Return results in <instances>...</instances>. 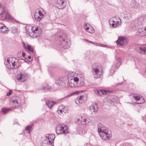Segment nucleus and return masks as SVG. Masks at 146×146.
Wrapping results in <instances>:
<instances>
[{
  "mask_svg": "<svg viewBox=\"0 0 146 146\" xmlns=\"http://www.w3.org/2000/svg\"><path fill=\"white\" fill-rule=\"evenodd\" d=\"M98 131L101 137L103 140L109 139L112 136L111 131L102 124L98 125Z\"/></svg>",
  "mask_w": 146,
  "mask_h": 146,
  "instance_id": "obj_1",
  "label": "nucleus"
},
{
  "mask_svg": "<svg viewBox=\"0 0 146 146\" xmlns=\"http://www.w3.org/2000/svg\"><path fill=\"white\" fill-rule=\"evenodd\" d=\"M56 133L58 134H68L69 133L68 127L64 124H58L56 128Z\"/></svg>",
  "mask_w": 146,
  "mask_h": 146,
  "instance_id": "obj_2",
  "label": "nucleus"
},
{
  "mask_svg": "<svg viewBox=\"0 0 146 146\" xmlns=\"http://www.w3.org/2000/svg\"><path fill=\"white\" fill-rule=\"evenodd\" d=\"M100 67L99 64L97 63H94L92 66V72L96 78H99L101 76V72L99 70Z\"/></svg>",
  "mask_w": 146,
  "mask_h": 146,
  "instance_id": "obj_3",
  "label": "nucleus"
},
{
  "mask_svg": "<svg viewBox=\"0 0 146 146\" xmlns=\"http://www.w3.org/2000/svg\"><path fill=\"white\" fill-rule=\"evenodd\" d=\"M128 39L125 37L119 36L118 37V40L116 41V42L117 45L118 46H124L128 44Z\"/></svg>",
  "mask_w": 146,
  "mask_h": 146,
  "instance_id": "obj_4",
  "label": "nucleus"
},
{
  "mask_svg": "<svg viewBox=\"0 0 146 146\" xmlns=\"http://www.w3.org/2000/svg\"><path fill=\"white\" fill-rule=\"evenodd\" d=\"M65 0H56L55 6L59 9H62L66 6Z\"/></svg>",
  "mask_w": 146,
  "mask_h": 146,
  "instance_id": "obj_5",
  "label": "nucleus"
},
{
  "mask_svg": "<svg viewBox=\"0 0 146 146\" xmlns=\"http://www.w3.org/2000/svg\"><path fill=\"white\" fill-rule=\"evenodd\" d=\"M27 75L24 72H20L17 76V79L19 82H24L26 79Z\"/></svg>",
  "mask_w": 146,
  "mask_h": 146,
  "instance_id": "obj_6",
  "label": "nucleus"
},
{
  "mask_svg": "<svg viewBox=\"0 0 146 146\" xmlns=\"http://www.w3.org/2000/svg\"><path fill=\"white\" fill-rule=\"evenodd\" d=\"M46 137L47 138V140L48 141L49 144H52L53 146L54 140L55 138V135L54 134H49L48 135L46 136Z\"/></svg>",
  "mask_w": 146,
  "mask_h": 146,
  "instance_id": "obj_7",
  "label": "nucleus"
},
{
  "mask_svg": "<svg viewBox=\"0 0 146 146\" xmlns=\"http://www.w3.org/2000/svg\"><path fill=\"white\" fill-rule=\"evenodd\" d=\"M112 92V91H108L105 90H97L95 91V93H96L97 95L98 96H101L102 95L107 94L108 93Z\"/></svg>",
  "mask_w": 146,
  "mask_h": 146,
  "instance_id": "obj_8",
  "label": "nucleus"
},
{
  "mask_svg": "<svg viewBox=\"0 0 146 146\" xmlns=\"http://www.w3.org/2000/svg\"><path fill=\"white\" fill-rule=\"evenodd\" d=\"M133 97L134 99L137 101L138 104H141L145 102L144 99H143L142 96L139 95L135 94L134 95Z\"/></svg>",
  "mask_w": 146,
  "mask_h": 146,
  "instance_id": "obj_9",
  "label": "nucleus"
},
{
  "mask_svg": "<svg viewBox=\"0 0 146 146\" xmlns=\"http://www.w3.org/2000/svg\"><path fill=\"white\" fill-rule=\"evenodd\" d=\"M43 11V9L41 8L37 9L35 13L34 17H36V18L38 17L39 19V17L38 16V15H40V17L42 16H44V15L42 13V11Z\"/></svg>",
  "mask_w": 146,
  "mask_h": 146,
  "instance_id": "obj_10",
  "label": "nucleus"
},
{
  "mask_svg": "<svg viewBox=\"0 0 146 146\" xmlns=\"http://www.w3.org/2000/svg\"><path fill=\"white\" fill-rule=\"evenodd\" d=\"M81 121H80L79 122H78V123H80V124L82 123L83 125H86L89 122L88 119L84 116H81Z\"/></svg>",
  "mask_w": 146,
  "mask_h": 146,
  "instance_id": "obj_11",
  "label": "nucleus"
},
{
  "mask_svg": "<svg viewBox=\"0 0 146 146\" xmlns=\"http://www.w3.org/2000/svg\"><path fill=\"white\" fill-rule=\"evenodd\" d=\"M8 28L5 25L2 23H0V31L2 33H7Z\"/></svg>",
  "mask_w": 146,
  "mask_h": 146,
  "instance_id": "obj_12",
  "label": "nucleus"
},
{
  "mask_svg": "<svg viewBox=\"0 0 146 146\" xmlns=\"http://www.w3.org/2000/svg\"><path fill=\"white\" fill-rule=\"evenodd\" d=\"M73 77H69L68 78V84L71 87H76V84L74 82L72 78Z\"/></svg>",
  "mask_w": 146,
  "mask_h": 146,
  "instance_id": "obj_13",
  "label": "nucleus"
},
{
  "mask_svg": "<svg viewBox=\"0 0 146 146\" xmlns=\"http://www.w3.org/2000/svg\"><path fill=\"white\" fill-rule=\"evenodd\" d=\"M90 110H93L94 112L98 111V106L96 103H94L90 107Z\"/></svg>",
  "mask_w": 146,
  "mask_h": 146,
  "instance_id": "obj_14",
  "label": "nucleus"
},
{
  "mask_svg": "<svg viewBox=\"0 0 146 146\" xmlns=\"http://www.w3.org/2000/svg\"><path fill=\"white\" fill-rule=\"evenodd\" d=\"M46 104L48 108L51 109L53 106L54 104H56L57 103L56 102L48 100L46 101Z\"/></svg>",
  "mask_w": 146,
  "mask_h": 146,
  "instance_id": "obj_15",
  "label": "nucleus"
},
{
  "mask_svg": "<svg viewBox=\"0 0 146 146\" xmlns=\"http://www.w3.org/2000/svg\"><path fill=\"white\" fill-rule=\"evenodd\" d=\"M137 50L139 53L142 54L146 53V48L145 47H139L137 48Z\"/></svg>",
  "mask_w": 146,
  "mask_h": 146,
  "instance_id": "obj_16",
  "label": "nucleus"
},
{
  "mask_svg": "<svg viewBox=\"0 0 146 146\" xmlns=\"http://www.w3.org/2000/svg\"><path fill=\"white\" fill-rule=\"evenodd\" d=\"M84 96H79L78 98V99L76 100L75 103L77 104H79L84 102L85 101L84 100Z\"/></svg>",
  "mask_w": 146,
  "mask_h": 146,
  "instance_id": "obj_17",
  "label": "nucleus"
},
{
  "mask_svg": "<svg viewBox=\"0 0 146 146\" xmlns=\"http://www.w3.org/2000/svg\"><path fill=\"white\" fill-rule=\"evenodd\" d=\"M121 65V63L120 62V60H119L117 61V64L115 66H113L111 68V72H114L115 70L114 69V68H115L116 69H118L119 67Z\"/></svg>",
  "mask_w": 146,
  "mask_h": 146,
  "instance_id": "obj_18",
  "label": "nucleus"
},
{
  "mask_svg": "<svg viewBox=\"0 0 146 146\" xmlns=\"http://www.w3.org/2000/svg\"><path fill=\"white\" fill-rule=\"evenodd\" d=\"M13 61L12 58H8L7 60V64L6 65V66L9 69H11L12 67L11 65V64Z\"/></svg>",
  "mask_w": 146,
  "mask_h": 146,
  "instance_id": "obj_19",
  "label": "nucleus"
},
{
  "mask_svg": "<svg viewBox=\"0 0 146 146\" xmlns=\"http://www.w3.org/2000/svg\"><path fill=\"white\" fill-rule=\"evenodd\" d=\"M23 46L24 48L27 50H28L29 51L31 52H33V48H32L31 46L28 44H26L24 42H23Z\"/></svg>",
  "mask_w": 146,
  "mask_h": 146,
  "instance_id": "obj_20",
  "label": "nucleus"
},
{
  "mask_svg": "<svg viewBox=\"0 0 146 146\" xmlns=\"http://www.w3.org/2000/svg\"><path fill=\"white\" fill-rule=\"evenodd\" d=\"M33 126V124H32L31 125L27 126L25 128V130L27 133L30 134L31 133L30 132L32 130Z\"/></svg>",
  "mask_w": 146,
  "mask_h": 146,
  "instance_id": "obj_21",
  "label": "nucleus"
},
{
  "mask_svg": "<svg viewBox=\"0 0 146 146\" xmlns=\"http://www.w3.org/2000/svg\"><path fill=\"white\" fill-rule=\"evenodd\" d=\"M113 19H114L113 23L114 24V27H119L121 25V20L119 19V21H117L116 19L114 18H113Z\"/></svg>",
  "mask_w": 146,
  "mask_h": 146,
  "instance_id": "obj_22",
  "label": "nucleus"
},
{
  "mask_svg": "<svg viewBox=\"0 0 146 146\" xmlns=\"http://www.w3.org/2000/svg\"><path fill=\"white\" fill-rule=\"evenodd\" d=\"M139 32L140 33V35L143 36L146 35V26L144 28H142L141 29L139 30Z\"/></svg>",
  "mask_w": 146,
  "mask_h": 146,
  "instance_id": "obj_23",
  "label": "nucleus"
},
{
  "mask_svg": "<svg viewBox=\"0 0 146 146\" xmlns=\"http://www.w3.org/2000/svg\"><path fill=\"white\" fill-rule=\"evenodd\" d=\"M84 27L85 29V30L87 32L91 33H94V29L92 27H86L85 26H84Z\"/></svg>",
  "mask_w": 146,
  "mask_h": 146,
  "instance_id": "obj_24",
  "label": "nucleus"
},
{
  "mask_svg": "<svg viewBox=\"0 0 146 146\" xmlns=\"http://www.w3.org/2000/svg\"><path fill=\"white\" fill-rule=\"evenodd\" d=\"M62 44H64L63 47L64 48H68L70 47V42L65 40V42H62Z\"/></svg>",
  "mask_w": 146,
  "mask_h": 146,
  "instance_id": "obj_25",
  "label": "nucleus"
},
{
  "mask_svg": "<svg viewBox=\"0 0 146 146\" xmlns=\"http://www.w3.org/2000/svg\"><path fill=\"white\" fill-rule=\"evenodd\" d=\"M55 83L57 85L62 86L63 84V82L62 79L59 78L56 80Z\"/></svg>",
  "mask_w": 146,
  "mask_h": 146,
  "instance_id": "obj_26",
  "label": "nucleus"
},
{
  "mask_svg": "<svg viewBox=\"0 0 146 146\" xmlns=\"http://www.w3.org/2000/svg\"><path fill=\"white\" fill-rule=\"evenodd\" d=\"M11 64H12V66H11L12 68H18L19 66V64L16 62L14 60L13 62L12 61Z\"/></svg>",
  "mask_w": 146,
  "mask_h": 146,
  "instance_id": "obj_27",
  "label": "nucleus"
},
{
  "mask_svg": "<svg viewBox=\"0 0 146 146\" xmlns=\"http://www.w3.org/2000/svg\"><path fill=\"white\" fill-rule=\"evenodd\" d=\"M2 112L4 114H6L11 110V109L9 108H3L1 109Z\"/></svg>",
  "mask_w": 146,
  "mask_h": 146,
  "instance_id": "obj_28",
  "label": "nucleus"
},
{
  "mask_svg": "<svg viewBox=\"0 0 146 146\" xmlns=\"http://www.w3.org/2000/svg\"><path fill=\"white\" fill-rule=\"evenodd\" d=\"M84 84V82L83 81L80 80L76 84V86L78 87H82L83 86Z\"/></svg>",
  "mask_w": 146,
  "mask_h": 146,
  "instance_id": "obj_29",
  "label": "nucleus"
},
{
  "mask_svg": "<svg viewBox=\"0 0 146 146\" xmlns=\"http://www.w3.org/2000/svg\"><path fill=\"white\" fill-rule=\"evenodd\" d=\"M43 89H42L44 91H46L49 90H50L51 88L52 87L50 86H43L42 87Z\"/></svg>",
  "mask_w": 146,
  "mask_h": 146,
  "instance_id": "obj_30",
  "label": "nucleus"
},
{
  "mask_svg": "<svg viewBox=\"0 0 146 146\" xmlns=\"http://www.w3.org/2000/svg\"><path fill=\"white\" fill-rule=\"evenodd\" d=\"M15 104H16V105H15V106H13V107H15V108H17L18 107V106H19L18 103V101L17 100H15L13 101V106H14Z\"/></svg>",
  "mask_w": 146,
  "mask_h": 146,
  "instance_id": "obj_31",
  "label": "nucleus"
},
{
  "mask_svg": "<svg viewBox=\"0 0 146 146\" xmlns=\"http://www.w3.org/2000/svg\"><path fill=\"white\" fill-rule=\"evenodd\" d=\"M137 3L135 0H133L131 2V6L132 8H136V5Z\"/></svg>",
  "mask_w": 146,
  "mask_h": 146,
  "instance_id": "obj_32",
  "label": "nucleus"
},
{
  "mask_svg": "<svg viewBox=\"0 0 146 146\" xmlns=\"http://www.w3.org/2000/svg\"><path fill=\"white\" fill-rule=\"evenodd\" d=\"M5 18L6 19H8L12 20L13 19L12 17L8 13H7L6 14Z\"/></svg>",
  "mask_w": 146,
  "mask_h": 146,
  "instance_id": "obj_33",
  "label": "nucleus"
},
{
  "mask_svg": "<svg viewBox=\"0 0 146 146\" xmlns=\"http://www.w3.org/2000/svg\"><path fill=\"white\" fill-rule=\"evenodd\" d=\"M11 30L12 33H17V29L15 27H12L11 28Z\"/></svg>",
  "mask_w": 146,
  "mask_h": 146,
  "instance_id": "obj_34",
  "label": "nucleus"
},
{
  "mask_svg": "<svg viewBox=\"0 0 146 146\" xmlns=\"http://www.w3.org/2000/svg\"><path fill=\"white\" fill-rule=\"evenodd\" d=\"M84 41H86V42H89L91 43H92V44H93L95 45L98 46V43L94 42H92L90 41H89L87 39H84Z\"/></svg>",
  "mask_w": 146,
  "mask_h": 146,
  "instance_id": "obj_35",
  "label": "nucleus"
},
{
  "mask_svg": "<svg viewBox=\"0 0 146 146\" xmlns=\"http://www.w3.org/2000/svg\"><path fill=\"white\" fill-rule=\"evenodd\" d=\"M81 116H79V117H77L74 118V120L75 121L77 122V123L78 124H80V123H78L80 121H81Z\"/></svg>",
  "mask_w": 146,
  "mask_h": 146,
  "instance_id": "obj_36",
  "label": "nucleus"
},
{
  "mask_svg": "<svg viewBox=\"0 0 146 146\" xmlns=\"http://www.w3.org/2000/svg\"><path fill=\"white\" fill-rule=\"evenodd\" d=\"M113 20L114 19L113 18L110 19L109 21V24L110 25H111L112 27H114V24L113 22L114 21Z\"/></svg>",
  "mask_w": 146,
  "mask_h": 146,
  "instance_id": "obj_37",
  "label": "nucleus"
},
{
  "mask_svg": "<svg viewBox=\"0 0 146 146\" xmlns=\"http://www.w3.org/2000/svg\"><path fill=\"white\" fill-rule=\"evenodd\" d=\"M48 143H49L48 141V140H47V138H46V139L42 142V145L44 146L43 144H46L47 145H51V146H52V144H49Z\"/></svg>",
  "mask_w": 146,
  "mask_h": 146,
  "instance_id": "obj_38",
  "label": "nucleus"
},
{
  "mask_svg": "<svg viewBox=\"0 0 146 146\" xmlns=\"http://www.w3.org/2000/svg\"><path fill=\"white\" fill-rule=\"evenodd\" d=\"M73 77L72 78L74 80V82L76 84L79 81H80L79 80V78L77 77L74 78L73 77Z\"/></svg>",
  "mask_w": 146,
  "mask_h": 146,
  "instance_id": "obj_39",
  "label": "nucleus"
},
{
  "mask_svg": "<svg viewBox=\"0 0 146 146\" xmlns=\"http://www.w3.org/2000/svg\"><path fill=\"white\" fill-rule=\"evenodd\" d=\"M40 15H38V16L39 17V18L40 17V18H39V19H38V17L36 18V17H35V19L37 21H40L42 19L44 16H42L41 17H40Z\"/></svg>",
  "mask_w": 146,
  "mask_h": 146,
  "instance_id": "obj_40",
  "label": "nucleus"
},
{
  "mask_svg": "<svg viewBox=\"0 0 146 146\" xmlns=\"http://www.w3.org/2000/svg\"><path fill=\"white\" fill-rule=\"evenodd\" d=\"M31 29H32V31L34 33H37L36 32H37L38 31V27L36 28L34 30H33V28L32 27Z\"/></svg>",
  "mask_w": 146,
  "mask_h": 146,
  "instance_id": "obj_41",
  "label": "nucleus"
},
{
  "mask_svg": "<svg viewBox=\"0 0 146 146\" xmlns=\"http://www.w3.org/2000/svg\"><path fill=\"white\" fill-rule=\"evenodd\" d=\"M58 113L59 114L61 115V114H63L64 113H65V112L63 110H60L58 111Z\"/></svg>",
  "mask_w": 146,
  "mask_h": 146,
  "instance_id": "obj_42",
  "label": "nucleus"
},
{
  "mask_svg": "<svg viewBox=\"0 0 146 146\" xmlns=\"http://www.w3.org/2000/svg\"><path fill=\"white\" fill-rule=\"evenodd\" d=\"M86 131L85 130H83L82 131H80L79 134L81 135H83L86 133Z\"/></svg>",
  "mask_w": 146,
  "mask_h": 146,
  "instance_id": "obj_43",
  "label": "nucleus"
},
{
  "mask_svg": "<svg viewBox=\"0 0 146 146\" xmlns=\"http://www.w3.org/2000/svg\"><path fill=\"white\" fill-rule=\"evenodd\" d=\"M98 46H101V47H107V46L106 45H104V44H99Z\"/></svg>",
  "mask_w": 146,
  "mask_h": 146,
  "instance_id": "obj_44",
  "label": "nucleus"
},
{
  "mask_svg": "<svg viewBox=\"0 0 146 146\" xmlns=\"http://www.w3.org/2000/svg\"><path fill=\"white\" fill-rule=\"evenodd\" d=\"M60 38L61 39V40H62V42H65V39L63 38V36L62 35H60L59 36Z\"/></svg>",
  "mask_w": 146,
  "mask_h": 146,
  "instance_id": "obj_45",
  "label": "nucleus"
},
{
  "mask_svg": "<svg viewBox=\"0 0 146 146\" xmlns=\"http://www.w3.org/2000/svg\"><path fill=\"white\" fill-rule=\"evenodd\" d=\"M78 93V92H74L72 93L70 95H71V96H72V95H74L75 94H77Z\"/></svg>",
  "mask_w": 146,
  "mask_h": 146,
  "instance_id": "obj_46",
  "label": "nucleus"
},
{
  "mask_svg": "<svg viewBox=\"0 0 146 146\" xmlns=\"http://www.w3.org/2000/svg\"><path fill=\"white\" fill-rule=\"evenodd\" d=\"M144 17H142L139 18V20L140 21H143L144 19Z\"/></svg>",
  "mask_w": 146,
  "mask_h": 146,
  "instance_id": "obj_47",
  "label": "nucleus"
},
{
  "mask_svg": "<svg viewBox=\"0 0 146 146\" xmlns=\"http://www.w3.org/2000/svg\"><path fill=\"white\" fill-rule=\"evenodd\" d=\"M11 94V92H7V96H9Z\"/></svg>",
  "mask_w": 146,
  "mask_h": 146,
  "instance_id": "obj_48",
  "label": "nucleus"
},
{
  "mask_svg": "<svg viewBox=\"0 0 146 146\" xmlns=\"http://www.w3.org/2000/svg\"><path fill=\"white\" fill-rule=\"evenodd\" d=\"M71 95H68L67 96H65L64 98V99H66V98H68L69 96H70Z\"/></svg>",
  "mask_w": 146,
  "mask_h": 146,
  "instance_id": "obj_49",
  "label": "nucleus"
},
{
  "mask_svg": "<svg viewBox=\"0 0 146 146\" xmlns=\"http://www.w3.org/2000/svg\"><path fill=\"white\" fill-rule=\"evenodd\" d=\"M26 54L24 52H23L22 54V56L23 57H25V56Z\"/></svg>",
  "mask_w": 146,
  "mask_h": 146,
  "instance_id": "obj_50",
  "label": "nucleus"
},
{
  "mask_svg": "<svg viewBox=\"0 0 146 146\" xmlns=\"http://www.w3.org/2000/svg\"><path fill=\"white\" fill-rule=\"evenodd\" d=\"M88 25H89V24L88 23H85L84 26H85V27H86L88 26Z\"/></svg>",
  "mask_w": 146,
  "mask_h": 146,
  "instance_id": "obj_51",
  "label": "nucleus"
},
{
  "mask_svg": "<svg viewBox=\"0 0 146 146\" xmlns=\"http://www.w3.org/2000/svg\"><path fill=\"white\" fill-rule=\"evenodd\" d=\"M28 58L29 59H31V56L29 55V56H28Z\"/></svg>",
  "mask_w": 146,
  "mask_h": 146,
  "instance_id": "obj_52",
  "label": "nucleus"
},
{
  "mask_svg": "<svg viewBox=\"0 0 146 146\" xmlns=\"http://www.w3.org/2000/svg\"><path fill=\"white\" fill-rule=\"evenodd\" d=\"M9 92H11V94H12V91L11 90H9Z\"/></svg>",
  "mask_w": 146,
  "mask_h": 146,
  "instance_id": "obj_53",
  "label": "nucleus"
},
{
  "mask_svg": "<svg viewBox=\"0 0 146 146\" xmlns=\"http://www.w3.org/2000/svg\"><path fill=\"white\" fill-rule=\"evenodd\" d=\"M21 111V109L19 110V111L18 112L19 113Z\"/></svg>",
  "mask_w": 146,
  "mask_h": 146,
  "instance_id": "obj_54",
  "label": "nucleus"
},
{
  "mask_svg": "<svg viewBox=\"0 0 146 146\" xmlns=\"http://www.w3.org/2000/svg\"><path fill=\"white\" fill-rule=\"evenodd\" d=\"M121 84V83H120V84H119V83H118V84Z\"/></svg>",
  "mask_w": 146,
  "mask_h": 146,
  "instance_id": "obj_55",
  "label": "nucleus"
},
{
  "mask_svg": "<svg viewBox=\"0 0 146 146\" xmlns=\"http://www.w3.org/2000/svg\"><path fill=\"white\" fill-rule=\"evenodd\" d=\"M119 60H120V59L119 58Z\"/></svg>",
  "mask_w": 146,
  "mask_h": 146,
  "instance_id": "obj_56",
  "label": "nucleus"
},
{
  "mask_svg": "<svg viewBox=\"0 0 146 146\" xmlns=\"http://www.w3.org/2000/svg\"><path fill=\"white\" fill-rule=\"evenodd\" d=\"M119 60H120V59L119 58Z\"/></svg>",
  "mask_w": 146,
  "mask_h": 146,
  "instance_id": "obj_57",
  "label": "nucleus"
},
{
  "mask_svg": "<svg viewBox=\"0 0 146 146\" xmlns=\"http://www.w3.org/2000/svg\"><path fill=\"white\" fill-rule=\"evenodd\" d=\"M89 30L90 31V29Z\"/></svg>",
  "mask_w": 146,
  "mask_h": 146,
  "instance_id": "obj_58",
  "label": "nucleus"
}]
</instances>
